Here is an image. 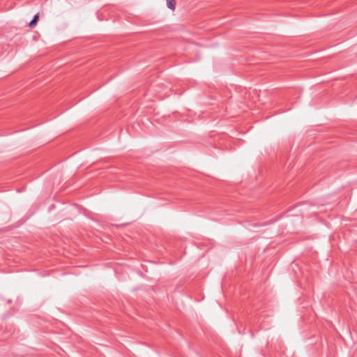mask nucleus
Here are the masks:
<instances>
[{
  "mask_svg": "<svg viewBox=\"0 0 357 357\" xmlns=\"http://www.w3.org/2000/svg\"><path fill=\"white\" fill-rule=\"evenodd\" d=\"M38 20H39V15L38 13V14L35 15L34 17H33V19L31 20V22L29 24V26L30 28H33L34 26H36V25L38 23Z\"/></svg>",
  "mask_w": 357,
  "mask_h": 357,
  "instance_id": "obj_1",
  "label": "nucleus"
},
{
  "mask_svg": "<svg viewBox=\"0 0 357 357\" xmlns=\"http://www.w3.org/2000/svg\"><path fill=\"white\" fill-rule=\"evenodd\" d=\"M167 6L168 8L174 11L176 6V0H167Z\"/></svg>",
  "mask_w": 357,
  "mask_h": 357,
  "instance_id": "obj_2",
  "label": "nucleus"
}]
</instances>
